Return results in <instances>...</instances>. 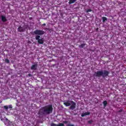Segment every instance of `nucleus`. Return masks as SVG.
<instances>
[{
  "mask_svg": "<svg viewBox=\"0 0 126 126\" xmlns=\"http://www.w3.org/2000/svg\"><path fill=\"white\" fill-rule=\"evenodd\" d=\"M91 11H92V10L91 9H89L87 11V12H91Z\"/></svg>",
  "mask_w": 126,
  "mask_h": 126,
  "instance_id": "4be33fe9",
  "label": "nucleus"
},
{
  "mask_svg": "<svg viewBox=\"0 0 126 126\" xmlns=\"http://www.w3.org/2000/svg\"><path fill=\"white\" fill-rule=\"evenodd\" d=\"M66 123H67V122H66V121H65V122H64V123H65V124H66Z\"/></svg>",
  "mask_w": 126,
  "mask_h": 126,
  "instance_id": "b1692460",
  "label": "nucleus"
},
{
  "mask_svg": "<svg viewBox=\"0 0 126 126\" xmlns=\"http://www.w3.org/2000/svg\"><path fill=\"white\" fill-rule=\"evenodd\" d=\"M18 31L19 32H24L25 30H24V29L23 28H22V27H20L18 29Z\"/></svg>",
  "mask_w": 126,
  "mask_h": 126,
  "instance_id": "1a4fd4ad",
  "label": "nucleus"
},
{
  "mask_svg": "<svg viewBox=\"0 0 126 126\" xmlns=\"http://www.w3.org/2000/svg\"><path fill=\"white\" fill-rule=\"evenodd\" d=\"M42 25H43V26H46V24H43Z\"/></svg>",
  "mask_w": 126,
  "mask_h": 126,
  "instance_id": "5701e85b",
  "label": "nucleus"
},
{
  "mask_svg": "<svg viewBox=\"0 0 126 126\" xmlns=\"http://www.w3.org/2000/svg\"><path fill=\"white\" fill-rule=\"evenodd\" d=\"M85 45H86L85 43H83L81 45H80L79 47V48H84V47H85Z\"/></svg>",
  "mask_w": 126,
  "mask_h": 126,
  "instance_id": "4468645a",
  "label": "nucleus"
},
{
  "mask_svg": "<svg viewBox=\"0 0 126 126\" xmlns=\"http://www.w3.org/2000/svg\"><path fill=\"white\" fill-rule=\"evenodd\" d=\"M71 104V101H68L66 102H64V105H65L66 107H68V106H70Z\"/></svg>",
  "mask_w": 126,
  "mask_h": 126,
  "instance_id": "6e6552de",
  "label": "nucleus"
},
{
  "mask_svg": "<svg viewBox=\"0 0 126 126\" xmlns=\"http://www.w3.org/2000/svg\"><path fill=\"white\" fill-rule=\"evenodd\" d=\"M4 109H5V110H8V106H4Z\"/></svg>",
  "mask_w": 126,
  "mask_h": 126,
  "instance_id": "6ab92c4d",
  "label": "nucleus"
},
{
  "mask_svg": "<svg viewBox=\"0 0 126 126\" xmlns=\"http://www.w3.org/2000/svg\"><path fill=\"white\" fill-rule=\"evenodd\" d=\"M90 115V112H85L81 114V117H85V116H88Z\"/></svg>",
  "mask_w": 126,
  "mask_h": 126,
  "instance_id": "9d476101",
  "label": "nucleus"
},
{
  "mask_svg": "<svg viewBox=\"0 0 126 126\" xmlns=\"http://www.w3.org/2000/svg\"><path fill=\"white\" fill-rule=\"evenodd\" d=\"M103 104L104 105V107H106V106H107V104H108V102H107V101H104L103 102Z\"/></svg>",
  "mask_w": 126,
  "mask_h": 126,
  "instance_id": "2eb2a0df",
  "label": "nucleus"
},
{
  "mask_svg": "<svg viewBox=\"0 0 126 126\" xmlns=\"http://www.w3.org/2000/svg\"><path fill=\"white\" fill-rule=\"evenodd\" d=\"M71 105L70 109H71V110H74L76 104L74 102L71 101Z\"/></svg>",
  "mask_w": 126,
  "mask_h": 126,
  "instance_id": "39448f33",
  "label": "nucleus"
},
{
  "mask_svg": "<svg viewBox=\"0 0 126 126\" xmlns=\"http://www.w3.org/2000/svg\"><path fill=\"white\" fill-rule=\"evenodd\" d=\"M53 112V106L52 105H47L40 109L39 114L40 115H49Z\"/></svg>",
  "mask_w": 126,
  "mask_h": 126,
  "instance_id": "f257e3e1",
  "label": "nucleus"
},
{
  "mask_svg": "<svg viewBox=\"0 0 126 126\" xmlns=\"http://www.w3.org/2000/svg\"><path fill=\"white\" fill-rule=\"evenodd\" d=\"M35 39L37 40L38 44H44V39L40 37V35H36L35 36Z\"/></svg>",
  "mask_w": 126,
  "mask_h": 126,
  "instance_id": "7ed1b4c3",
  "label": "nucleus"
},
{
  "mask_svg": "<svg viewBox=\"0 0 126 126\" xmlns=\"http://www.w3.org/2000/svg\"><path fill=\"white\" fill-rule=\"evenodd\" d=\"M57 126H64V125L63 123H60L59 125H57Z\"/></svg>",
  "mask_w": 126,
  "mask_h": 126,
  "instance_id": "f3484780",
  "label": "nucleus"
},
{
  "mask_svg": "<svg viewBox=\"0 0 126 126\" xmlns=\"http://www.w3.org/2000/svg\"><path fill=\"white\" fill-rule=\"evenodd\" d=\"M37 67H38V64L35 63L32 66L31 69H32V70H36Z\"/></svg>",
  "mask_w": 126,
  "mask_h": 126,
  "instance_id": "0eeeda50",
  "label": "nucleus"
},
{
  "mask_svg": "<svg viewBox=\"0 0 126 126\" xmlns=\"http://www.w3.org/2000/svg\"><path fill=\"white\" fill-rule=\"evenodd\" d=\"M8 109H12V105H8Z\"/></svg>",
  "mask_w": 126,
  "mask_h": 126,
  "instance_id": "a211bd4d",
  "label": "nucleus"
},
{
  "mask_svg": "<svg viewBox=\"0 0 126 126\" xmlns=\"http://www.w3.org/2000/svg\"><path fill=\"white\" fill-rule=\"evenodd\" d=\"M103 71H97L94 72V76L97 77H100V76H102Z\"/></svg>",
  "mask_w": 126,
  "mask_h": 126,
  "instance_id": "20e7f679",
  "label": "nucleus"
},
{
  "mask_svg": "<svg viewBox=\"0 0 126 126\" xmlns=\"http://www.w3.org/2000/svg\"><path fill=\"white\" fill-rule=\"evenodd\" d=\"M109 74V71L107 70H104V72L102 71V77H106V76H108Z\"/></svg>",
  "mask_w": 126,
  "mask_h": 126,
  "instance_id": "423d86ee",
  "label": "nucleus"
},
{
  "mask_svg": "<svg viewBox=\"0 0 126 126\" xmlns=\"http://www.w3.org/2000/svg\"><path fill=\"white\" fill-rule=\"evenodd\" d=\"M102 22H105V21L107 20V19L106 17H102Z\"/></svg>",
  "mask_w": 126,
  "mask_h": 126,
  "instance_id": "ddd939ff",
  "label": "nucleus"
},
{
  "mask_svg": "<svg viewBox=\"0 0 126 126\" xmlns=\"http://www.w3.org/2000/svg\"><path fill=\"white\" fill-rule=\"evenodd\" d=\"M1 19L3 22H5L6 21V18L4 16H1Z\"/></svg>",
  "mask_w": 126,
  "mask_h": 126,
  "instance_id": "9b49d317",
  "label": "nucleus"
},
{
  "mask_svg": "<svg viewBox=\"0 0 126 126\" xmlns=\"http://www.w3.org/2000/svg\"><path fill=\"white\" fill-rule=\"evenodd\" d=\"M67 126H74L73 124H68Z\"/></svg>",
  "mask_w": 126,
  "mask_h": 126,
  "instance_id": "412c9836",
  "label": "nucleus"
},
{
  "mask_svg": "<svg viewBox=\"0 0 126 126\" xmlns=\"http://www.w3.org/2000/svg\"><path fill=\"white\" fill-rule=\"evenodd\" d=\"M5 63H9V60L5 59Z\"/></svg>",
  "mask_w": 126,
  "mask_h": 126,
  "instance_id": "dca6fc26",
  "label": "nucleus"
},
{
  "mask_svg": "<svg viewBox=\"0 0 126 126\" xmlns=\"http://www.w3.org/2000/svg\"><path fill=\"white\" fill-rule=\"evenodd\" d=\"M34 33L35 35H37V36H41V35H44V34H45V32H44L43 31L37 30L34 32Z\"/></svg>",
  "mask_w": 126,
  "mask_h": 126,
  "instance_id": "f03ea898",
  "label": "nucleus"
},
{
  "mask_svg": "<svg viewBox=\"0 0 126 126\" xmlns=\"http://www.w3.org/2000/svg\"><path fill=\"white\" fill-rule=\"evenodd\" d=\"M76 0H69V4H71V3H74Z\"/></svg>",
  "mask_w": 126,
  "mask_h": 126,
  "instance_id": "f8f14e48",
  "label": "nucleus"
},
{
  "mask_svg": "<svg viewBox=\"0 0 126 126\" xmlns=\"http://www.w3.org/2000/svg\"><path fill=\"white\" fill-rule=\"evenodd\" d=\"M51 126H57V125H56L54 123H51Z\"/></svg>",
  "mask_w": 126,
  "mask_h": 126,
  "instance_id": "aec40b11",
  "label": "nucleus"
}]
</instances>
